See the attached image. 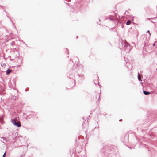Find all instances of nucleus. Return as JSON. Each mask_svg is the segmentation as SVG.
<instances>
[{
  "mask_svg": "<svg viewBox=\"0 0 157 157\" xmlns=\"http://www.w3.org/2000/svg\"><path fill=\"white\" fill-rule=\"evenodd\" d=\"M122 47L125 50H128V52L130 50V45L127 42H123L122 43Z\"/></svg>",
  "mask_w": 157,
  "mask_h": 157,
  "instance_id": "obj_1",
  "label": "nucleus"
},
{
  "mask_svg": "<svg viewBox=\"0 0 157 157\" xmlns=\"http://www.w3.org/2000/svg\"><path fill=\"white\" fill-rule=\"evenodd\" d=\"M11 121L13 124L14 126L17 127H20L21 126V124L19 121H14L13 119H11Z\"/></svg>",
  "mask_w": 157,
  "mask_h": 157,
  "instance_id": "obj_2",
  "label": "nucleus"
},
{
  "mask_svg": "<svg viewBox=\"0 0 157 157\" xmlns=\"http://www.w3.org/2000/svg\"><path fill=\"white\" fill-rule=\"evenodd\" d=\"M105 19H109L110 20H113L114 19V18H113L112 16H109V17H106Z\"/></svg>",
  "mask_w": 157,
  "mask_h": 157,
  "instance_id": "obj_3",
  "label": "nucleus"
},
{
  "mask_svg": "<svg viewBox=\"0 0 157 157\" xmlns=\"http://www.w3.org/2000/svg\"><path fill=\"white\" fill-rule=\"evenodd\" d=\"M143 92L144 94L146 95H147L150 93L149 92L145 91H144Z\"/></svg>",
  "mask_w": 157,
  "mask_h": 157,
  "instance_id": "obj_4",
  "label": "nucleus"
},
{
  "mask_svg": "<svg viewBox=\"0 0 157 157\" xmlns=\"http://www.w3.org/2000/svg\"><path fill=\"white\" fill-rule=\"evenodd\" d=\"M11 70L10 69H8L6 71V74L7 75H9L10 73Z\"/></svg>",
  "mask_w": 157,
  "mask_h": 157,
  "instance_id": "obj_5",
  "label": "nucleus"
},
{
  "mask_svg": "<svg viewBox=\"0 0 157 157\" xmlns=\"http://www.w3.org/2000/svg\"><path fill=\"white\" fill-rule=\"evenodd\" d=\"M131 23V21L130 20H128L126 23V24L127 25H129Z\"/></svg>",
  "mask_w": 157,
  "mask_h": 157,
  "instance_id": "obj_6",
  "label": "nucleus"
},
{
  "mask_svg": "<svg viewBox=\"0 0 157 157\" xmlns=\"http://www.w3.org/2000/svg\"><path fill=\"white\" fill-rule=\"evenodd\" d=\"M138 79L139 81H142V80H141V77L139 73H138Z\"/></svg>",
  "mask_w": 157,
  "mask_h": 157,
  "instance_id": "obj_7",
  "label": "nucleus"
},
{
  "mask_svg": "<svg viewBox=\"0 0 157 157\" xmlns=\"http://www.w3.org/2000/svg\"><path fill=\"white\" fill-rule=\"evenodd\" d=\"M6 155V152H5L4 154L3 155V157H5Z\"/></svg>",
  "mask_w": 157,
  "mask_h": 157,
  "instance_id": "obj_8",
  "label": "nucleus"
},
{
  "mask_svg": "<svg viewBox=\"0 0 157 157\" xmlns=\"http://www.w3.org/2000/svg\"><path fill=\"white\" fill-rule=\"evenodd\" d=\"M147 33H149V35H151V33H150V31H149V30H148V31H147Z\"/></svg>",
  "mask_w": 157,
  "mask_h": 157,
  "instance_id": "obj_9",
  "label": "nucleus"
},
{
  "mask_svg": "<svg viewBox=\"0 0 157 157\" xmlns=\"http://www.w3.org/2000/svg\"><path fill=\"white\" fill-rule=\"evenodd\" d=\"M153 46H155V44L154 43V44H153Z\"/></svg>",
  "mask_w": 157,
  "mask_h": 157,
  "instance_id": "obj_10",
  "label": "nucleus"
},
{
  "mask_svg": "<svg viewBox=\"0 0 157 157\" xmlns=\"http://www.w3.org/2000/svg\"><path fill=\"white\" fill-rule=\"evenodd\" d=\"M122 120V119H120V120H119V121H121Z\"/></svg>",
  "mask_w": 157,
  "mask_h": 157,
  "instance_id": "obj_11",
  "label": "nucleus"
},
{
  "mask_svg": "<svg viewBox=\"0 0 157 157\" xmlns=\"http://www.w3.org/2000/svg\"><path fill=\"white\" fill-rule=\"evenodd\" d=\"M141 83V84L142 85V84H143V83H142V82H141V83Z\"/></svg>",
  "mask_w": 157,
  "mask_h": 157,
  "instance_id": "obj_12",
  "label": "nucleus"
}]
</instances>
